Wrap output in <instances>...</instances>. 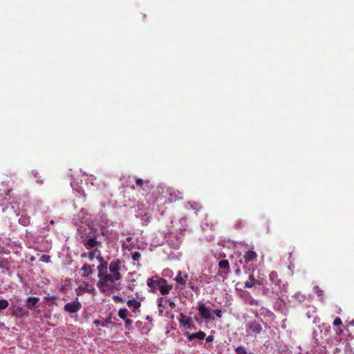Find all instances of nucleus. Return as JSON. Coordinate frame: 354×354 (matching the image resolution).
<instances>
[{
    "instance_id": "nucleus-32",
    "label": "nucleus",
    "mask_w": 354,
    "mask_h": 354,
    "mask_svg": "<svg viewBox=\"0 0 354 354\" xmlns=\"http://www.w3.org/2000/svg\"><path fill=\"white\" fill-rule=\"evenodd\" d=\"M124 322L125 323V327L126 328H129V326L132 324L133 322L131 319H129V318H127L125 319H124Z\"/></svg>"
},
{
    "instance_id": "nucleus-46",
    "label": "nucleus",
    "mask_w": 354,
    "mask_h": 354,
    "mask_svg": "<svg viewBox=\"0 0 354 354\" xmlns=\"http://www.w3.org/2000/svg\"><path fill=\"white\" fill-rule=\"evenodd\" d=\"M181 322L183 323V322ZM187 324H188V321L183 322L184 325Z\"/></svg>"
},
{
    "instance_id": "nucleus-48",
    "label": "nucleus",
    "mask_w": 354,
    "mask_h": 354,
    "mask_svg": "<svg viewBox=\"0 0 354 354\" xmlns=\"http://www.w3.org/2000/svg\"><path fill=\"white\" fill-rule=\"evenodd\" d=\"M162 312H163V311H162V310H160V314H162Z\"/></svg>"
},
{
    "instance_id": "nucleus-31",
    "label": "nucleus",
    "mask_w": 354,
    "mask_h": 354,
    "mask_svg": "<svg viewBox=\"0 0 354 354\" xmlns=\"http://www.w3.org/2000/svg\"><path fill=\"white\" fill-rule=\"evenodd\" d=\"M342 324V319L339 317H336L333 321V325L335 326H339Z\"/></svg>"
},
{
    "instance_id": "nucleus-18",
    "label": "nucleus",
    "mask_w": 354,
    "mask_h": 354,
    "mask_svg": "<svg viewBox=\"0 0 354 354\" xmlns=\"http://www.w3.org/2000/svg\"><path fill=\"white\" fill-rule=\"evenodd\" d=\"M218 267L221 269L227 270V271L225 273H227L230 269V263L227 260H221L218 263Z\"/></svg>"
},
{
    "instance_id": "nucleus-11",
    "label": "nucleus",
    "mask_w": 354,
    "mask_h": 354,
    "mask_svg": "<svg viewBox=\"0 0 354 354\" xmlns=\"http://www.w3.org/2000/svg\"><path fill=\"white\" fill-rule=\"evenodd\" d=\"M185 335L189 341H192L194 339H198L199 340H203L205 338V336H206L205 333H204L203 331H201V330H200L197 333H190L189 332H186Z\"/></svg>"
},
{
    "instance_id": "nucleus-12",
    "label": "nucleus",
    "mask_w": 354,
    "mask_h": 354,
    "mask_svg": "<svg viewBox=\"0 0 354 354\" xmlns=\"http://www.w3.org/2000/svg\"><path fill=\"white\" fill-rule=\"evenodd\" d=\"M39 301V297H28L26 301V306L28 309H33L37 307V304Z\"/></svg>"
},
{
    "instance_id": "nucleus-25",
    "label": "nucleus",
    "mask_w": 354,
    "mask_h": 354,
    "mask_svg": "<svg viewBox=\"0 0 354 354\" xmlns=\"http://www.w3.org/2000/svg\"><path fill=\"white\" fill-rule=\"evenodd\" d=\"M140 188L146 192L149 191L151 189V185L149 180L145 181L144 185L140 187Z\"/></svg>"
},
{
    "instance_id": "nucleus-47",
    "label": "nucleus",
    "mask_w": 354,
    "mask_h": 354,
    "mask_svg": "<svg viewBox=\"0 0 354 354\" xmlns=\"http://www.w3.org/2000/svg\"><path fill=\"white\" fill-rule=\"evenodd\" d=\"M351 324H353V325H354V320H352V321L351 322Z\"/></svg>"
},
{
    "instance_id": "nucleus-5",
    "label": "nucleus",
    "mask_w": 354,
    "mask_h": 354,
    "mask_svg": "<svg viewBox=\"0 0 354 354\" xmlns=\"http://www.w3.org/2000/svg\"><path fill=\"white\" fill-rule=\"evenodd\" d=\"M157 284L158 287V290H159L162 295H168L172 289V286L167 284V280L163 278H159V283Z\"/></svg>"
},
{
    "instance_id": "nucleus-34",
    "label": "nucleus",
    "mask_w": 354,
    "mask_h": 354,
    "mask_svg": "<svg viewBox=\"0 0 354 354\" xmlns=\"http://www.w3.org/2000/svg\"><path fill=\"white\" fill-rule=\"evenodd\" d=\"M212 312L218 317L221 318L222 317V311L219 309H216L212 310Z\"/></svg>"
},
{
    "instance_id": "nucleus-27",
    "label": "nucleus",
    "mask_w": 354,
    "mask_h": 354,
    "mask_svg": "<svg viewBox=\"0 0 354 354\" xmlns=\"http://www.w3.org/2000/svg\"><path fill=\"white\" fill-rule=\"evenodd\" d=\"M113 301L115 302V303H123L124 302V299L122 297H120V296H118V295H114L113 297Z\"/></svg>"
},
{
    "instance_id": "nucleus-36",
    "label": "nucleus",
    "mask_w": 354,
    "mask_h": 354,
    "mask_svg": "<svg viewBox=\"0 0 354 354\" xmlns=\"http://www.w3.org/2000/svg\"><path fill=\"white\" fill-rule=\"evenodd\" d=\"M96 259L100 262V263H103V261H105L104 258L101 256V252L96 256Z\"/></svg>"
},
{
    "instance_id": "nucleus-21",
    "label": "nucleus",
    "mask_w": 354,
    "mask_h": 354,
    "mask_svg": "<svg viewBox=\"0 0 354 354\" xmlns=\"http://www.w3.org/2000/svg\"><path fill=\"white\" fill-rule=\"evenodd\" d=\"M100 253V251L97 248L93 249L92 251L88 253V258L90 261H93L96 256Z\"/></svg>"
},
{
    "instance_id": "nucleus-13",
    "label": "nucleus",
    "mask_w": 354,
    "mask_h": 354,
    "mask_svg": "<svg viewBox=\"0 0 354 354\" xmlns=\"http://www.w3.org/2000/svg\"><path fill=\"white\" fill-rule=\"evenodd\" d=\"M187 277V274H184L183 276L182 272L179 271L176 277L174 278V280L178 285L185 286L186 284Z\"/></svg>"
},
{
    "instance_id": "nucleus-40",
    "label": "nucleus",
    "mask_w": 354,
    "mask_h": 354,
    "mask_svg": "<svg viewBox=\"0 0 354 354\" xmlns=\"http://www.w3.org/2000/svg\"><path fill=\"white\" fill-rule=\"evenodd\" d=\"M214 339V337L212 335H209L207 338H206V342H212Z\"/></svg>"
},
{
    "instance_id": "nucleus-1",
    "label": "nucleus",
    "mask_w": 354,
    "mask_h": 354,
    "mask_svg": "<svg viewBox=\"0 0 354 354\" xmlns=\"http://www.w3.org/2000/svg\"><path fill=\"white\" fill-rule=\"evenodd\" d=\"M122 263L123 261L122 260L115 259L109 263V269L111 274L104 275V279H106L104 293L112 291L115 288L114 283L122 279V275L120 271L121 270V264Z\"/></svg>"
},
{
    "instance_id": "nucleus-14",
    "label": "nucleus",
    "mask_w": 354,
    "mask_h": 354,
    "mask_svg": "<svg viewBox=\"0 0 354 354\" xmlns=\"http://www.w3.org/2000/svg\"><path fill=\"white\" fill-rule=\"evenodd\" d=\"M93 267H94V265H93L91 266L86 263L84 264L82 268V270L84 271V273L82 274V277L86 278L89 275H91L93 273V269H92Z\"/></svg>"
},
{
    "instance_id": "nucleus-29",
    "label": "nucleus",
    "mask_w": 354,
    "mask_h": 354,
    "mask_svg": "<svg viewBox=\"0 0 354 354\" xmlns=\"http://www.w3.org/2000/svg\"><path fill=\"white\" fill-rule=\"evenodd\" d=\"M13 314H14V315H20L21 316H22V315H27V314H28V313H25L24 312V310H23L22 308H17V309L15 311V313H14Z\"/></svg>"
},
{
    "instance_id": "nucleus-41",
    "label": "nucleus",
    "mask_w": 354,
    "mask_h": 354,
    "mask_svg": "<svg viewBox=\"0 0 354 354\" xmlns=\"http://www.w3.org/2000/svg\"><path fill=\"white\" fill-rule=\"evenodd\" d=\"M243 269L245 270V272L248 273L250 270V268H248L245 265L243 266Z\"/></svg>"
},
{
    "instance_id": "nucleus-26",
    "label": "nucleus",
    "mask_w": 354,
    "mask_h": 354,
    "mask_svg": "<svg viewBox=\"0 0 354 354\" xmlns=\"http://www.w3.org/2000/svg\"><path fill=\"white\" fill-rule=\"evenodd\" d=\"M235 351L237 354H246V349L243 346H238L236 348Z\"/></svg>"
},
{
    "instance_id": "nucleus-23",
    "label": "nucleus",
    "mask_w": 354,
    "mask_h": 354,
    "mask_svg": "<svg viewBox=\"0 0 354 354\" xmlns=\"http://www.w3.org/2000/svg\"><path fill=\"white\" fill-rule=\"evenodd\" d=\"M131 258L134 261H139L141 259V254L139 252H133L131 253Z\"/></svg>"
},
{
    "instance_id": "nucleus-39",
    "label": "nucleus",
    "mask_w": 354,
    "mask_h": 354,
    "mask_svg": "<svg viewBox=\"0 0 354 354\" xmlns=\"http://www.w3.org/2000/svg\"><path fill=\"white\" fill-rule=\"evenodd\" d=\"M169 307H170L171 308H172V309H173V308H174L176 307V304H175V302L170 301L169 302Z\"/></svg>"
},
{
    "instance_id": "nucleus-45",
    "label": "nucleus",
    "mask_w": 354,
    "mask_h": 354,
    "mask_svg": "<svg viewBox=\"0 0 354 354\" xmlns=\"http://www.w3.org/2000/svg\"><path fill=\"white\" fill-rule=\"evenodd\" d=\"M11 190H12L11 189H8V190L6 192V195H9L10 192H11Z\"/></svg>"
},
{
    "instance_id": "nucleus-22",
    "label": "nucleus",
    "mask_w": 354,
    "mask_h": 354,
    "mask_svg": "<svg viewBox=\"0 0 354 354\" xmlns=\"http://www.w3.org/2000/svg\"><path fill=\"white\" fill-rule=\"evenodd\" d=\"M0 268L6 270L10 269L9 262L7 259H0Z\"/></svg>"
},
{
    "instance_id": "nucleus-33",
    "label": "nucleus",
    "mask_w": 354,
    "mask_h": 354,
    "mask_svg": "<svg viewBox=\"0 0 354 354\" xmlns=\"http://www.w3.org/2000/svg\"><path fill=\"white\" fill-rule=\"evenodd\" d=\"M136 183L140 187L144 185L145 182L141 178H136Z\"/></svg>"
},
{
    "instance_id": "nucleus-3",
    "label": "nucleus",
    "mask_w": 354,
    "mask_h": 354,
    "mask_svg": "<svg viewBox=\"0 0 354 354\" xmlns=\"http://www.w3.org/2000/svg\"><path fill=\"white\" fill-rule=\"evenodd\" d=\"M81 308L82 304L77 297L74 301L66 304L64 306V310L71 314L77 313Z\"/></svg>"
},
{
    "instance_id": "nucleus-19",
    "label": "nucleus",
    "mask_w": 354,
    "mask_h": 354,
    "mask_svg": "<svg viewBox=\"0 0 354 354\" xmlns=\"http://www.w3.org/2000/svg\"><path fill=\"white\" fill-rule=\"evenodd\" d=\"M129 315V312L127 308H120L118 311V316L122 320L128 318L127 317Z\"/></svg>"
},
{
    "instance_id": "nucleus-24",
    "label": "nucleus",
    "mask_w": 354,
    "mask_h": 354,
    "mask_svg": "<svg viewBox=\"0 0 354 354\" xmlns=\"http://www.w3.org/2000/svg\"><path fill=\"white\" fill-rule=\"evenodd\" d=\"M9 303L6 299H0V310H4L8 307Z\"/></svg>"
},
{
    "instance_id": "nucleus-43",
    "label": "nucleus",
    "mask_w": 354,
    "mask_h": 354,
    "mask_svg": "<svg viewBox=\"0 0 354 354\" xmlns=\"http://www.w3.org/2000/svg\"><path fill=\"white\" fill-rule=\"evenodd\" d=\"M174 192H175V191H174V190H173V189H170V190L169 191V195H170V196L173 195V193H174Z\"/></svg>"
},
{
    "instance_id": "nucleus-17",
    "label": "nucleus",
    "mask_w": 354,
    "mask_h": 354,
    "mask_svg": "<svg viewBox=\"0 0 354 354\" xmlns=\"http://www.w3.org/2000/svg\"><path fill=\"white\" fill-rule=\"evenodd\" d=\"M19 223L24 226H28L30 223V218L26 215H21L19 219Z\"/></svg>"
},
{
    "instance_id": "nucleus-35",
    "label": "nucleus",
    "mask_w": 354,
    "mask_h": 354,
    "mask_svg": "<svg viewBox=\"0 0 354 354\" xmlns=\"http://www.w3.org/2000/svg\"><path fill=\"white\" fill-rule=\"evenodd\" d=\"M189 204L193 209H196V210L198 209V207L199 206V205L195 202H194V203L189 202Z\"/></svg>"
},
{
    "instance_id": "nucleus-8",
    "label": "nucleus",
    "mask_w": 354,
    "mask_h": 354,
    "mask_svg": "<svg viewBox=\"0 0 354 354\" xmlns=\"http://www.w3.org/2000/svg\"><path fill=\"white\" fill-rule=\"evenodd\" d=\"M101 244L100 241L96 240L95 237L89 238L84 243V246L87 250H92L97 248L96 247Z\"/></svg>"
},
{
    "instance_id": "nucleus-20",
    "label": "nucleus",
    "mask_w": 354,
    "mask_h": 354,
    "mask_svg": "<svg viewBox=\"0 0 354 354\" xmlns=\"http://www.w3.org/2000/svg\"><path fill=\"white\" fill-rule=\"evenodd\" d=\"M111 322V319L110 318H108L106 319L105 321L102 322V321H100V320H98V319H96L93 322V324L96 326H101L102 327H106L108 326L109 324H110Z\"/></svg>"
},
{
    "instance_id": "nucleus-42",
    "label": "nucleus",
    "mask_w": 354,
    "mask_h": 354,
    "mask_svg": "<svg viewBox=\"0 0 354 354\" xmlns=\"http://www.w3.org/2000/svg\"><path fill=\"white\" fill-rule=\"evenodd\" d=\"M81 257H88V253L84 252L81 254Z\"/></svg>"
},
{
    "instance_id": "nucleus-30",
    "label": "nucleus",
    "mask_w": 354,
    "mask_h": 354,
    "mask_svg": "<svg viewBox=\"0 0 354 354\" xmlns=\"http://www.w3.org/2000/svg\"><path fill=\"white\" fill-rule=\"evenodd\" d=\"M314 290H315L316 293L317 294V295L319 297H321L323 295V293H324V291L319 287V286H315L314 288Z\"/></svg>"
},
{
    "instance_id": "nucleus-44",
    "label": "nucleus",
    "mask_w": 354,
    "mask_h": 354,
    "mask_svg": "<svg viewBox=\"0 0 354 354\" xmlns=\"http://www.w3.org/2000/svg\"><path fill=\"white\" fill-rule=\"evenodd\" d=\"M342 333V329H339L337 330V334L338 335H341Z\"/></svg>"
},
{
    "instance_id": "nucleus-10",
    "label": "nucleus",
    "mask_w": 354,
    "mask_h": 354,
    "mask_svg": "<svg viewBox=\"0 0 354 354\" xmlns=\"http://www.w3.org/2000/svg\"><path fill=\"white\" fill-rule=\"evenodd\" d=\"M254 268H253V271L249 274L248 279L244 283L245 287L247 288H252L255 285L260 284V282L254 278Z\"/></svg>"
},
{
    "instance_id": "nucleus-9",
    "label": "nucleus",
    "mask_w": 354,
    "mask_h": 354,
    "mask_svg": "<svg viewBox=\"0 0 354 354\" xmlns=\"http://www.w3.org/2000/svg\"><path fill=\"white\" fill-rule=\"evenodd\" d=\"M127 306L132 309V311L135 313L140 312V308L141 307V302L136 299H129L127 301Z\"/></svg>"
},
{
    "instance_id": "nucleus-2",
    "label": "nucleus",
    "mask_w": 354,
    "mask_h": 354,
    "mask_svg": "<svg viewBox=\"0 0 354 354\" xmlns=\"http://www.w3.org/2000/svg\"><path fill=\"white\" fill-rule=\"evenodd\" d=\"M108 267V262L103 261V263H100L97 266L98 274L97 277L99 278L97 282V287L99 288L100 291L102 293H104V289L106 287V279H104V275L107 274L106 272Z\"/></svg>"
},
{
    "instance_id": "nucleus-6",
    "label": "nucleus",
    "mask_w": 354,
    "mask_h": 354,
    "mask_svg": "<svg viewBox=\"0 0 354 354\" xmlns=\"http://www.w3.org/2000/svg\"><path fill=\"white\" fill-rule=\"evenodd\" d=\"M262 330V327L259 323L256 321L250 322L246 325V331L248 333H251L254 335H257L261 333Z\"/></svg>"
},
{
    "instance_id": "nucleus-16",
    "label": "nucleus",
    "mask_w": 354,
    "mask_h": 354,
    "mask_svg": "<svg viewBox=\"0 0 354 354\" xmlns=\"http://www.w3.org/2000/svg\"><path fill=\"white\" fill-rule=\"evenodd\" d=\"M158 283H159V278L156 280L153 278H149L147 281V284L149 288H150L153 291H155L158 288Z\"/></svg>"
},
{
    "instance_id": "nucleus-28",
    "label": "nucleus",
    "mask_w": 354,
    "mask_h": 354,
    "mask_svg": "<svg viewBox=\"0 0 354 354\" xmlns=\"http://www.w3.org/2000/svg\"><path fill=\"white\" fill-rule=\"evenodd\" d=\"M41 261L44 263H49L50 261V257L49 255L43 254L41 257Z\"/></svg>"
},
{
    "instance_id": "nucleus-4",
    "label": "nucleus",
    "mask_w": 354,
    "mask_h": 354,
    "mask_svg": "<svg viewBox=\"0 0 354 354\" xmlns=\"http://www.w3.org/2000/svg\"><path fill=\"white\" fill-rule=\"evenodd\" d=\"M198 310L200 316L205 320L214 319L212 316L211 310L208 308L203 302L198 304Z\"/></svg>"
},
{
    "instance_id": "nucleus-15",
    "label": "nucleus",
    "mask_w": 354,
    "mask_h": 354,
    "mask_svg": "<svg viewBox=\"0 0 354 354\" xmlns=\"http://www.w3.org/2000/svg\"><path fill=\"white\" fill-rule=\"evenodd\" d=\"M269 279L275 285L279 286L281 280L279 278L278 274L275 271H272L269 274Z\"/></svg>"
},
{
    "instance_id": "nucleus-37",
    "label": "nucleus",
    "mask_w": 354,
    "mask_h": 354,
    "mask_svg": "<svg viewBox=\"0 0 354 354\" xmlns=\"http://www.w3.org/2000/svg\"><path fill=\"white\" fill-rule=\"evenodd\" d=\"M162 301H163V298H162V297H160V298L158 299V306L159 307H162L163 306Z\"/></svg>"
},
{
    "instance_id": "nucleus-7",
    "label": "nucleus",
    "mask_w": 354,
    "mask_h": 354,
    "mask_svg": "<svg viewBox=\"0 0 354 354\" xmlns=\"http://www.w3.org/2000/svg\"><path fill=\"white\" fill-rule=\"evenodd\" d=\"M243 259L245 264H250L257 261V254L253 250H248L243 255Z\"/></svg>"
},
{
    "instance_id": "nucleus-38",
    "label": "nucleus",
    "mask_w": 354,
    "mask_h": 354,
    "mask_svg": "<svg viewBox=\"0 0 354 354\" xmlns=\"http://www.w3.org/2000/svg\"><path fill=\"white\" fill-rule=\"evenodd\" d=\"M236 275L239 276L241 274V270L239 268H237L234 270Z\"/></svg>"
}]
</instances>
